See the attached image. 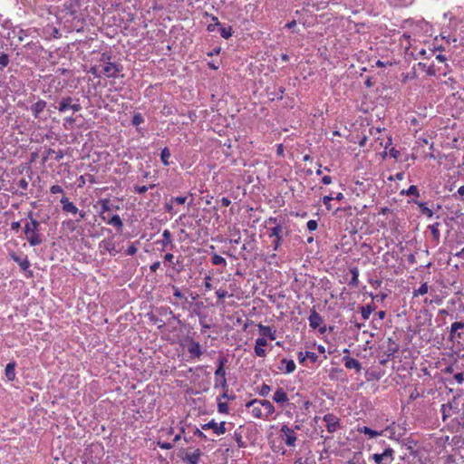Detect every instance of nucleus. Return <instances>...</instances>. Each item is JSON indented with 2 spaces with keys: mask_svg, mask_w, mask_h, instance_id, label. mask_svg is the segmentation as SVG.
Here are the masks:
<instances>
[{
  "mask_svg": "<svg viewBox=\"0 0 464 464\" xmlns=\"http://www.w3.org/2000/svg\"><path fill=\"white\" fill-rule=\"evenodd\" d=\"M227 362V359L226 357H219L218 359V366L215 371V382L214 388H222L223 390L228 389L227 378H226V371L224 369L225 364Z\"/></svg>",
  "mask_w": 464,
  "mask_h": 464,
  "instance_id": "4",
  "label": "nucleus"
},
{
  "mask_svg": "<svg viewBox=\"0 0 464 464\" xmlns=\"http://www.w3.org/2000/svg\"><path fill=\"white\" fill-rule=\"evenodd\" d=\"M246 407L255 418L264 419L265 415L263 414L262 406L260 405V400H252L246 403Z\"/></svg>",
  "mask_w": 464,
  "mask_h": 464,
  "instance_id": "9",
  "label": "nucleus"
},
{
  "mask_svg": "<svg viewBox=\"0 0 464 464\" xmlns=\"http://www.w3.org/2000/svg\"><path fill=\"white\" fill-rule=\"evenodd\" d=\"M210 18H211V21H212L213 23H212V24H208V26H207V30H208V32H214V31H215V29H216V27H220V26H221V24L219 23V21H218V17H217V16H215V15H211V16H210Z\"/></svg>",
  "mask_w": 464,
  "mask_h": 464,
  "instance_id": "40",
  "label": "nucleus"
},
{
  "mask_svg": "<svg viewBox=\"0 0 464 464\" xmlns=\"http://www.w3.org/2000/svg\"><path fill=\"white\" fill-rule=\"evenodd\" d=\"M453 378L459 384H461L464 382V374L462 372L454 374Z\"/></svg>",
  "mask_w": 464,
  "mask_h": 464,
  "instance_id": "58",
  "label": "nucleus"
},
{
  "mask_svg": "<svg viewBox=\"0 0 464 464\" xmlns=\"http://www.w3.org/2000/svg\"><path fill=\"white\" fill-rule=\"evenodd\" d=\"M457 195L459 196V197H464V185L460 186L458 188L457 193L453 194L452 197L456 198Z\"/></svg>",
  "mask_w": 464,
  "mask_h": 464,
  "instance_id": "64",
  "label": "nucleus"
},
{
  "mask_svg": "<svg viewBox=\"0 0 464 464\" xmlns=\"http://www.w3.org/2000/svg\"><path fill=\"white\" fill-rule=\"evenodd\" d=\"M464 329L463 322H455L451 324L450 330V340L454 341L457 337L460 338V334L457 333L458 330Z\"/></svg>",
  "mask_w": 464,
  "mask_h": 464,
  "instance_id": "22",
  "label": "nucleus"
},
{
  "mask_svg": "<svg viewBox=\"0 0 464 464\" xmlns=\"http://www.w3.org/2000/svg\"><path fill=\"white\" fill-rule=\"evenodd\" d=\"M343 361L344 366L347 369H354L357 372H361L362 365L358 360L349 357V356H343Z\"/></svg>",
  "mask_w": 464,
  "mask_h": 464,
  "instance_id": "20",
  "label": "nucleus"
},
{
  "mask_svg": "<svg viewBox=\"0 0 464 464\" xmlns=\"http://www.w3.org/2000/svg\"><path fill=\"white\" fill-rule=\"evenodd\" d=\"M18 186L22 189L26 190L28 188V181L25 179H22L19 180Z\"/></svg>",
  "mask_w": 464,
  "mask_h": 464,
  "instance_id": "62",
  "label": "nucleus"
},
{
  "mask_svg": "<svg viewBox=\"0 0 464 464\" xmlns=\"http://www.w3.org/2000/svg\"><path fill=\"white\" fill-rule=\"evenodd\" d=\"M211 261H212V264L215 265V266H227V261L226 259L218 255V254H214L212 256V258H211Z\"/></svg>",
  "mask_w": 464,
  "mask_h": 464,
  "instance_id": "36",
  "label": "nucleus"
},
{
  "mask_svg": "<svg viewBox=\"0 0 464 464\" xmlns=\"http://www.w3.org/2000/svg\"><path fill=\"white\" fill-rule=\"evenodd\" d=\"M101 208H102V214L109 211L111 208L109 207V200L108 199H102L101 200Z\"/></svg>",
  "mask_w": 464,
  "mask_h": 464,
  "instance_id": "53",
  "label": "nucleus"
},
{
  "mask_svg": "<svg viewBox=\"0 0 464 464\" xmlns=\"http://www.w3.org/2000/svg\"><path fill=\"white\" fill-rule=\"evenodd\" d=\"M61 12L62 18L66 22H72V28L79 31L84 21L80 0H66Z\"/></svg>",
  "mask_w": 464,
  "mask_h": 464,
  "instance_id": "1",
  "label": "nucleus"
},
{
  "mask_svg": "<svg viewBox=\"0 0 464 464\" xmlns=\"http://www.w3.org/2000/svg\"><path fill=\"white\" fill-rule=\"evenodd\" d=\"M29 221L24 224V233L31 246H39L44 242V237L40 233L41 224L33 218V212L27 214Z\"/></svg>",
  "mask_w": 464,
  "mask_h": 464,
  "instance_id": "2",
  "label": "nucleus"
},
{
  "mask_svg": "<svg viewBox=\"0 0 464 464\" xmlns=\"http://www.w3.org/2000/svg\"><path fill=\"white\" fill-rule=\"evenodd\" d=\"M10 257L18 264L20 268L23 271H27L31 266L27 256H24V257H21L20 256H17L15 253L12 252L10 254Z\"/></svg>",
  "mask_w": 464,
  "mask_h": 464,
  "instance_id": "15",
  "label": "nucleus"
},
{
  "mask_svg": "<svg viewBox=\"0 0 464 464\" xmlns=\"http://www.w3.org/2000/svg\"><path fill=\"white\" fill-rule=\"evenodd\" d=\"M278 369L286 374H290L295 372V363L292 359L288 360L284 358L280 361V365L278 366Z\"/></svg>",
  "mask_w": 464,
  "mask_h": 464,
  "instance_id": "14",
  "label": "nucleus"
},
{
  "mask_svg": "<svg viewBox=\"0 0 464 464\" xmlns=\"http://www.w3.org/2000/svg\"><path fill=\"white\" fill-rule=\"evenodd\" d=\"M439 227H440V223L439 222H436V223H433L431 225H429L428 228L429 230L430 231L433 238L436 240V241H439L440 240V230H439Z\"/></svg>",
  "mask_w": 464,
  "mask_h": 464,
  "instance_id": "33",
  "label": "nucleus"
},
{
  "mask_svg": "<svg viewBox=\"0 0 464 464\" xmlns=\"http://www.w3.org/2000/svg\"><path fill=\"white\" fill-rule=\"evenodd\" d=\"M87 180L91 183H94V177L92 175L87 174V175H82L77 179L78 187L82 188L84 186V184L87 182Z\"/></svg>",
  "mask_w": 464,
  "mask_h": 464,
  "instance_id": "34",
  "label": "nucleus"
},
{
  "mask_svg": "<svg viewBox=\"0 0 464 464\" xmlns=\"http://www.w3.org/2000/svg\"><path fill=\"white\" fill-rule=\"evenodd\" d=\"M188 352L192 358H199L203 352L199 343L191 339L188 344Z\"/></svg>",
  "mask_w": 464,
  "mask_h": 464,
  "instance_id": "13",
  "label": "nucleus"
},
{
  "mask_svg": "<svg viewBox=\"0 0 464 464\" xmlns=\"http://www.w3.org/2000/svg\"><path fill=\"white\" fill-rule=\"evenodd\" d=\"M156 185L155 184H151L150 185V187H147V186H135L134 187V191L138 194H144L145 192L148 191L149 188H155Z\"/></svg>",
  "mask_w": 464,
  "mask_h": 464,
  "instance_id": "43",
  "label": "nucleus"
},
{
  "mask_svg": "<svg viewBox=\"0 0 464 464\" xmlns=\"http://www.w3.org/2000/svg\"><path fill=\"white\" fill-rule=\"evenodd\" d=\"M103 243H104L105 249L111 254L112 251L114 250L113 243H111V242H105V241H103Z\"/></svg>",
  "mask_w": 464,
  "mask_h": 464,
  "instance_id": "63",
  "label": "nucleus"
},
{
  "mask_svg": "<svg viewBox=\"0 0 464 464\" xmlns=\"http://www.w3.org/2000/svg\"><path fill=\"white\" fill-rule=\"evenodd\" d=\"M308 321L312 329H317L323 323V318L314 309H313L308 317Z\"/></svg>",
  "mask_w": 464,
  "mask_h": 464,
  "instance_id": "19",
  "label": "nucleus"
},
{
  "mask_svg": "<svg viewBox=\"0 0 464 464\" xmlns=\"http://www.w3.org/2000/svg\"><path fill=\"white\" fill-rule=\"evenodd\" d=\"M201 456V451L199 449H197L192 453H187L185 457V460H187L189 464H198Z\"/></svg>",
  "mask_w": 464,
  "mask_h": 464,
  "instance_id": "27",
  "label": "nucleus"
},
{
  "mask_svg": "<svg viewBox=\"0 0 464 464\" xmlns=\"http://www.w3.org/2000/svg\"><path fill=\"white\" fill-rule=\"evenodd\" d=\"M372 459L375 464H391L394 460V450L386 447L382 453H374Z\"/></svg>",
  "mask_w": 464,
  "mask_h": 464,
  "instance_id": "5",
  "label": "nucleus"
},
{
  "mask_svg": "<svg viewBox=\"0 0 464 464\" xmlns=\"http://www.w3.org/2000/svg\"><path fill=\"white\" fill-rule=\"evenodd\" d=\"M350 273L352 274V278L349 282V285L357 287L359 285V269L357 266H353L350 268Z\"/></svg>",
  "mask_w": 464,
  "mask_h": 464,
  "instance_id": "30",
  "label": "nucleus"
},
{
  "mask_svg": "<svg viewBox=\"0 0 464 464\" xmlns=\"http://www.w3.org/2000/svg\"><path fill=\"white\" fill-rule=\"evenodd\" d=\"M102 76L108 78H117L118 73L122 70V66L119 63L108 62L107 64H101Z\"/></svg>",
  "mask_w": 464,
  "mask_h": 464,
  "instance_id": "7",
  "label": "nucleus"
},
{
  "mask_svg": "<svg viewBox=\"0 0 464 464\" xmlns=\"http://www.w3.org/2000/svg\"><path fill=\"white\" fill-rule=\"evenodd\" d=\"M400 194L406 196H413L415 198L420 197V191L418 189V187L415 185H411L407 189H402Z\"/></svg>",
  "mask_w": 464,
  "mask_h": 464,
  "instance_id": "32",
  "label": "nucleus"
},
{
  "mask_svg": "<svg viewBox=\"0 0 464 464\" xmlns=\"http://www.w3.org/2000/svg\"><path fill=\"white\" fill-rule=\"evenodd\" d=\"M111 54L102 53L100 58V64H107L108 62H111Z\"/></svg>",
  "mask_w": 464,
  "mask_h": 464,
  "instance_id": "52",
  "label": "nucleus"
},
{
  "mask_svg": "<svg viewBox=\"0 0 464 464\" xmlns=\"http://www.w3.org/2000/svg\"><path fill=\"white\" fill-rule=\"evenodd\" d=\"M273 401H276L277 404H280L283 406V405L288 403L289 400H288L287 394L284 391V389L279 387V388H277V390L275 392V393L273 395Z\"/></svg>",
  "mask_w": 464,
  "mask_h": 464,
  "instance_id": "17",
  "label": "nucleus"
},
{
  "mask_svg": "<svg viewBox=\"0 0 464 464\" xmlns=\"http://www.w3.org/2000/svg\"><path fill=\"white\" fill-rule=\"evenodd\" d=\"M173 204L174 203H171L170 201L169 203H166L164 205V208L165 210L168 212V213H170V214H176L177 213V210H175L174 207H173Z\"/></svg>",
  "mask_w": 464,
  "mask_h": 464,
  "instance_id": "54",
  "label": "nucleus"
},
{
  "mask_svg": "<svg viewBox=\"0 0 464 464\" xmlns=\"http://www.w3.org/2000/svg\"><path fill=\"white\" fill-rule=\"evenodd\" d=\"M306 227L309 231H314L317 228L318 224L315 220H309L306 224Z\"/></svg>",
  "mask_w": 464,
  "mask_h": 464,
  "instance_id": "55",
  "label": "nucleus"
},
{
  "mask_svg": "<svg viewBox=\"0 0 464 464\" xmlns=\"http://www.w3.org/2000/svg\"><path fill=\"white\" fill-rule=\"evenodd\" d=\"M280 433L282 440L288 447H294L296 442V436L295 434V430L293 427H290L286 424L282 425L280 429Z\"/></svg>",
  "mask_w": 464,
  "mask_h": 464,
  "instance_id": "6",
  "label": "nucleus"
},
{
  "mask_svg": "<svg viewBox=\"0 0 464 464\" xmlns=\"http://www.w3.org/2000/svg\"><path fill=\"white\" fill-rule=\"evenodd\" d=\"M408 203L417 205L420 208V214L423 216H426L429 218H432L434 215V212L432 211V209H430L427 206V203H425V202L419 201L417 198H411V199L408 200Z\"/></svg>",
  "mask_w": 464,
  "mask_h": 464,
  "instance_id": "12",
  "label": "nucleus"
},
{
  "mask_svg": "<svg viewBox=\"0 0 464 464\" xmlns=\"http://www.w3.org/2000/svg\"><path fill=\"white\" fill-rule=\"evenodd\" d=\"M357 430L359 433H363V434L367 435L370 439H373L378 436H382L383 434L382 430L377 431V430H372L371 428H369L367 426L358 427Z\"/></svg>",
  "mask_w": 464,
  "mask_h": 464,
  "instance_id": "24",
  "label": "nucleus"
},
{
  "mask_svg": "<svg viewBox=\"0 0 464 464\" xmlns=\"http://www.w3.org/2000/svg\"><path fill=\"white\" fill-rule=\"evenodd\" d=\"M50 192L52 194H58V193H63V189L61 186L59 185H53L51 188H50Z\"/></svg>",
  "mask_w": 464,
  "mask_h": 464,
  "instance_id": "56",
  "label": "nucleus"
},
{
  "mask_svg": "<svg viewBox=\"0 0 464 464\" xmlns=\"http://www.w3.org/2000/svg\"><path fill=\"white\" fill-rule=\"evenodd\" d=\"M219 31H220L221 36L225 39H229L233 34V30H232L231 26L224 27L221 25L219 27Z\"/></svg>",
  "mask_w": 464,
  "mask_h": 464,
  "instance_id": "39",
  "label": "nucleus"
},
{
  "mask_svg": "<svg viewBox=\"0 0 464 464\" xmlns=\"http://www.w3.org/2000/svg\"><path fill=\"white\" fill-rule=\"evenodd\" d=\"M326 423L328 432L334 433L340 428V419L332 413L325 414L323 418Z\"/></svg>",
  "mask_w": 464,
  "mask_h": 464,
  "instance_id": "8",
  "label": "nucleus"
},
{
  "mask_svg": "<svg viewBox=\"0 0 464 464\" xmlns=\"http://www.w3.org/2000/svg\"><path fill=\"white\" fill-rule=\"evenodd\" d=\"M137 251H138L137 246H135L134 243H132L128 246L125 253L127 256H133L137 253Z\"/></svg>",
  "mask_w": 464,
  "mask_h": 464,
  "instance_id": "50",
  "label": "nucleus"
},
{
  "mask_svg": "<svg viewBox=\"0 0 464 464\" xmlns=\"http://www.w3.org/2000/svg\"><path fill=\"white\" fill-rule=\"evenodd\" d=\"M170 158V151L169 148L165 147L160 152V160L164 166H169L170 163L169 159Z\"/></svg>",
  "mask_w": 464,
  "mask_h": 464,
  "instance_id": "35",
  "label": "nucleus"
},
{
  "mask_svg": "<svg viewBox=\"0 0 464 464\" xmlns=\"http://www.w3.org/2000/svg\"><path fill=\"white\" fill-rule=\"evenodd\" d=\"M73 102V99L70 96H67V97H63L60 102H59V106H58V111L60 112H65L67 111L68 110H71V106H72V102Z\"/></svg>",
  "mask_w": 464,
  "mask_h": 464,
  "instance_id": "25",
  "label": "nucleus"
},
{
  "mask_svg": "<svg viewBox=\"0 0 464 464\" xmlns=\"http://www.w3.org/2000/svg\"><path fill=\"white\" fill-rule=\"evenodd\" d=\"M334 199V197L330 194L323 198V202L328 210L332 209L330 202Z\"/></svg>",
  "mask_w": 464,
  "mask_h": 464,
  "instance_id": "49",
  "label": "nucleus"
},
{
  "mask_svg": "<svg viewBox=\"0 0 464 464\" xmlns=\"http://www.w3.org/2000/svg\"><path fill=\"white\" fill-rule=\"evenodd\" d=\"M428 290H429L428 284L423 283L420 285V286L418 289L414 290L413 296L423 295L428 293Z\"/></svg>",
  "mask_w": 464,
  "mask_h": 464,
  "instance_id": "41",
  "label": "nucleus"
},
{
  "mask_svg": "<svg viewBox=\"0 0 464 464\" xmlns=\"http://www.w3.org/2000/svg\"><path fill=\"white\" fill-rule=\"evenodd\" d=\"M131 122L133 126H139L144 122V118L140 113H135L132 117Z\"/></svg>",
  "mask_w": 464,
  "mask_h": 464,
  "instance_id": "42",
  "label": "nucleus"
},
{
  "mask_svg": "<svg viewBox=\"0 0 464 464\" xmlns=\"http://www.w3.org/2000/svg\"><path fill=\"white\" fill-rule=\"evenodd\" d=\"M107 224L115 227L119 231L122 230L123 223L119 215H113L107 220Z\"/></svg>",
  "mask_w": 464,
  "mask_h": 464,
  "instance_id": "28",
  "label": "nucleus"
},
{
  "mask_svg": "<svg viewBox=\"0 0 464 464\" xmlns=\"http://www.w3.org/2000/svg\"><path fill=\"white\" fill-rule=\"evenodd\" d=\"M259 332L263 336H267L271 341L276 339V331L273 330L270 326H266L263 324L258 325Z\"/></svg>",
  "mask_w": 464,
  "mask_h": 464,
  "instance_id": "26",
  "label": "nucleus"
},
{
  "mask_svg": "<svg viewBox=\"0 0 464 464\" xmlns=\"http://www.w3.org/2000/svg\"><path fill=\"white\" fill-rule=\"evenodd\" d=\"M226 422L221 421L220 423L216 422L214 420H211L208 423L202 426L203 430H213L214 433L217 435H222L227 432Z\"/></svg>",
  "mask_w": 464,
  "mask_h": 464,
  "instance_id": "10",
  "label": "nucleus"
},
{
  "mask_svg": "<svg viewBox=\"0 0 464 464\" xmlns=\"http://www.w3.org/2000/svg\"><path fill=\"white\" fill-rule=\"evenodd\" d=\"M218 411L220 413H227L228 412V405L226 402H218Z\"/></svg>",
  "mask_w": 464,
  "mask_h": 464,
  "instance_id": "51",
  "label": "nucleus"
},
{
  "mask_svg": "<svg viewBox=\"0 0 464 464\" xmlns=\"http://www.w3.org/2000/svg\"><path fill=\"white\" fill-rule=\"evenodd\" d=\"M374 308L368 304L366 306H362L361 308V314H362V317L364 319V320H367L369 319L371 314L373 312Z\"/></svg>",
  "mask_w": 464,
  "mask_h": 464,
  "instance_id": "38",
  "label": "nucleus"
},
{
  "mask_svg": "<svg viewBox=\"0 0 464 464\" xmlns=\"http://www.w3.org/2000/svg\"><path fill=\"white\" fill-rule=\"evenodd\" d=\"M346 464H366L362 452H355L351 459L346 461Z\"/></svg>",
  "mask_w": 464,
  "mask_h": 464,
  "instance_id": "29",
  "label": "nucleus"
},
{
  "mask_svg": "<svg viewBox=\"0 0 464 464\" xmlns=\"http://www.w3.org/2000/svg\"><path fill=\"white\" fill-rule=\"evenodd\" d=\"M210 280H211V276H205V283H204V286L207 290H211L213 288L211 283H210Z\"/></svg>",
  "mask_w": 464,
  "mask_h": 464,
  "instance_id": "60",
  "label": "nucleus"
},
{
  "mask_svg": "<svg viewBox=\"0 0 464 464\" xmlns=\"http://www.w3.org/2000/svg\"><path fill=\"white\" fill-rule=\"evenodd\" d=\"M216 295L218 299H224L225 297L228 296L227 291L224 289H218L216 291Z\"/></svg>",
  "mask_w": 464,
  "mask_h": 464,
  "instance_id": "57",
  "label": "nucleus"
},
{
  "mask_svg": "<svg viewBox=\"0 0 464 464\" xmlns=\"http://www.w3.org/2000/svg\"><path fill=\"white\" fill-rule=\"evenodd\" d=\"M46 102L44 100H38L36 102L31 105L30 111L35 119H41V115L46 108Z\"/></svg>",
  "mask_w": 464,
  "mask_h": 464,
  "instance_id": "11",
  "label": "nucleus"
},
{
  "mask_svg": "<svg viewBox=\"0 0 464 464\" xmlns=\"http://www.w3.org/2000/svg\"><path fill=\"white\" fill-rule=\"evenodd\" d=\"M15 363L14 362H9L5 366V377L9 381H13L15 378Z\"/></svg>",
  "mask_w": 464,
  "mask_h": 464,
  "instance_id": "31",
  "label": "nucleus"
},
{
  "mask_svg": "<svg viewBox=\"0 0 464 464\" xmlns=\"http://www.w3.org/2000/svg\"><path fill=\"white\" fill-rule=\"evenodd\" d=\"M81 109H82V106H81V104L79 103V101H78V100H76V102H72L71 110H72L73 112H77V111H81Z\"/></svg>",
  "mask_w": 464,
  "mask_h": 464,
  "instance_id": "59",
  "label": "nucleus"
},
{
  "mask_svg": "<svg viewBox=\"0 0 464 464\" xmlns=\"http://www.w3.org/2000/svg\"><path fill=\"white\" fill-rule=\"evenodd\" d=\"M260 405L264 409V419H268L275 412V407L269 401L260 400Z\"/></svg>",
  "mask_w": 464,
  "mask_h": 464,
  "instance_id": "23",
  "label": "nucleus"
},
{
  "mask_svg": "<svg viewBox=\"0 0 464 464\" xmlns=\"http://www.w3.org/2000/svg\"><path fill=\"white\" fill-rule=\"evenodd\" d=\"M173 295L179 299L184 298L183 294L180 292V290L177 286H173Z\"/></svg>",
  "mask_w": 464,
  "mask_h": 464,
  "instance_id": "61",
  "label": "nucleus"
},
{
  "mask_svg": "<svg viewBox=\"0 0 464 464\" xmlns=\"http://www.w3.org/2000/svg\"><path fill=\"white\" fill-rule=\"evenodd\" d=\"M186 201H187V197H182V196L172 197L170 198V202L171 203H176V204H179V205L185 204Z\"/></svg>",
  "mask_w": 464,
  "mask_h": 464,
  "instance_id": "48",
  "label": "nucleus"
},
{
  "mask_svg": "<svg viewBox=\"0 0 464 464\" xmlns=\"http://www.w3.org/2000/svg\"><path fill=\"white\" fill-rule=\"evenodd\" d=\"M60 202L63 206V210L64 212L71 213L73 215L79 212L78 208L72 202H71L68 198L63 197Z\"/></svg>",
  "mask_w": 464,
  "mask_h": 464,
  "instance_id": "21",
  "label": "nucleus"
},
{
  "mask_svg": "<svg viewBox=\"0 0 464 464\" xmlns=\"http://www.w3.org/2000/svg\"><path fill=\"white\" fill-rule=\"evenodd\" d=\"M233 437H234V440H236L238 448L242 449V448H246V444L243 440L242 434H241V432L239 430H236L234 432Z\"/></svg>",
  "mask_w": 464,
  "mask_h": 464,
  "instance_id": "37",
  "label": "nucleus"
},
{
  "mask_svg": "<svg viewBox=\"0 0 464 464\" xmlns=\"http://www.w3.org/2000/svg\"><path fill=\"white\" fill-rule=\"evenodd\" d=\"M266 223L268 225H274L273 227L269 228L268 237L270 238L275 237V240L273 242V249L275 251H277L281 246L282 240H283V227L278 222L276 218H269L266 220Z\"/></svg>",
  "mask_w": 464,
  "mask_h": 464,
  "instance_id": "3",
  "label": "nucleus"
},
{
  "mask_svg": "<svg viewBox=\"0 0 464 464\" xmlns=\"http://www.w3.org/2000/svg\"><path fill=\"white\" fill-rule=\"evenodd\" d=\"M267 345V341L264 337L257 338L256 340L255 345V353L258 357H265L266 355V352L264 349L265 346Z\"/></svg>",
  "mask_w": 464,
  "mask_h": 464,
  "instance_id": "18",
  "label": "nucleus"
},
{
  "mask_svg": "<svg viewBox=\"0 0 464 464\" xmlns=\"http://www.w3.org/2000/svg\"><path fill=\"white\" fill-rule=\"evenodd\" d=\"M271 392V387L266 383H263L259 388V394L263 397H266Z\"/></svg>",
  "mask_w": 464,
  "mask_h": 464,
  "instance_id": "45",
  "label": "nucleus"
},
{
  "mask_svg": "<svg viewBox=\"0 0 464 464\" xmlns=\"http://www.w3.org/2000/svg\"><path fill=\"white\" fill-rule=\"evenodd\" d=\"M101 69H102L101 64L94 65L90 68L89 72L92 73L95 77H102Z\"/></svg>",
  "mask_w": 464,
  "mask_h": 464,
  "instance_id": "44",
  "label": "nucleus"
},
{
  "mask_svg": "<svg viewBox=\"0 0 464 464\" xmlns=\"http://www.w3.org/2000/svg\"><path fill=\"white\" fill-rule=\"evenodd\" d=\"M297 359L299 363L304 364L305 361L308 359L311 362L314 363L318 360V355L314 352H299L297 353Z\"/></svg>",
  "mask_w": 464,
  "mask_h": 464,
  "instance_id": "16",
  "label": "nucleus"
},
{
  "mask_svg": "<svg viewBox=\"0 0 464 464\" xmlns=\"http://www.w3.org/2000/svg\"><path fill=\"white\" fill-rule=\"evenodd\" d=\"M162 237L164 245L171 243V233L169 232V230L165 229L162 233Z\"/></svg>",
  "mask_w": 464,
  "mask_h": 464,
  "instance_id": "47",
  "label": "nucleus"
},
{
  "mask_svg": "<svg viewBox=\"0 0 464 464\" xmlns=\"http://www.w3.org/2000/svg\"><path fill=\"white\" fill-rule=\"evenodd\" d=\"M9 63V56L6 53H2L0 55V70L6 67Z\"/></svg>",
  "mask_w": 464,
  "mask_h": 464,
  "instance_id": "46",
  "label": "nucleus"
}]
</instances>
